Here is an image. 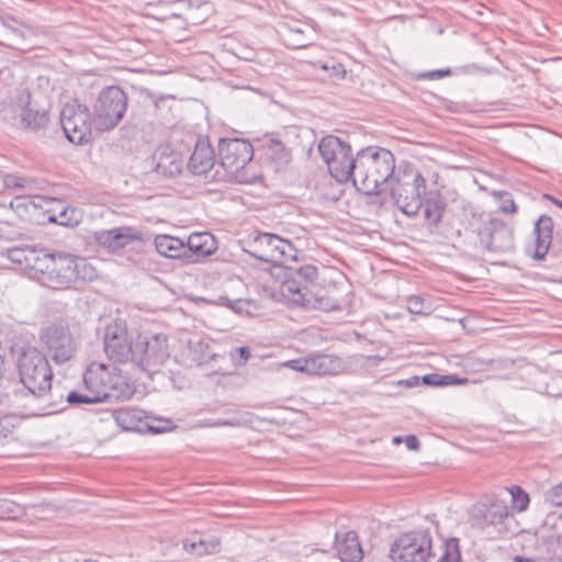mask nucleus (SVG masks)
Instances as JSON below:
<instances>
[{"label":"nucleus","mask_w":562,"mask_h":562,"mask_svg":"<svg viewBox=\"0 0 562 562\" xmlns=\"http://www.w3.org/2000/svg\"><path fill=\"white\" fill-rule=\"evenodd\" d=\"M457 237L459 247L474 258L506 255L515 249L513 227L485 214L472 213Z\"/></svg>","instance_id":"1"},{"label":"nucleus","mask_w":562,"mask_h":562,"mask_svg":"<svg viewBox=\"0 0 562 562\" xmlns=\"http://www.w3.org/2000/svg\"><path fill=\"white\" fill-rule=\"evenodd\" d=\"M395 169L393 154L383 148L368 147L357 153L352 168V182L358 191L379 194L389 184Z\"/></svg>","instance_id":"2"},{"label":"nucleus","mask_w":562,"mask_h":562,"mask_svg":"<svg viewBox=\"0 0 562 562\" xmlns=\"http://www.w3.org/2000/svg\"><path fill=\"white\" fill-rule=\"evenodd\" d=\"M16 366L19 370V380L10 381V389L5 395L18 396L25 390L37 396L46 395L52 389L53 370L47 357L35 347L21 348Z\"/></svg>","instance_id":"3"},{"label":"nucleus","mask_w":562,"mask_h":562,"mask_svg":"<svg viewBox=\"0 0 562 562\" xmlns=\"http://www.w3.org/2000/svg\"><path fill=\"white\" fill-rule=\"evenodd\" d=\"M34 268L42 272L43 283L54 290L68 289L78 280H92L95 269L85 259L65 252L45 254Z\"/></svg>","instance_id":"4"},{"label":"nucleus","mask_w":562,"mask_h":562,"mask_svg":"<svg viewBox=\"0 0 562 562\" xmlns=\"http://www.w3.org/2000/svg\"><path fill=\"white\" fill-rule=\"evenodd\" d=\"M83 384L89 393L100 397V402L127 401L136 387L128 378L110 371L104 363L92 362L83 372Z\"/></svg>","instance_id":"5"},{"label":"nucleus","mask_w":562,"mask_h":562,"mask_svg":"<svg viewBox=\"0 0 562 562\" xmlns=\"http://www.w3.org/2000/svg\"><path fill=\"white\" fill-rule=\"evenodd\" d=\"M390 192L395 205L406 215L415 216L423 206L422 195L426 181L417 169H406L390 181Z\"/></svg>","instance_id":"6"},{"label":"nucleus","mask_w":562,"mask_h":562,"mask_svg":"<svg viewBox=\"0 0 562 562\" xmlns=\"http://www.w3.org/2000/svg\"><path fill=\"white\" fill-rule=\"evenodd\" d=\"M245 251L251 257L272 265H285L296 260L297 249L293 244L269 233H257L248 237Z\"/></svg>","instance_id":"7"},{"label":"nucleus","mask_w":562,"mask_h":562,"mask_svg":"<svg viewBox=\"0 0 562 562\" xmlns=\"http://www.w3.org/2000/svg\"><path fill=\"white\" fill-rule=\"evenodd\" d=\"M127 109V95L117 86L102 89L93 104V125L100 132L111 131L122 121Z\"/></svg>","instance_id":"8"},{"label":"nucleus","mask_w":562,"mask_h":562,"mask_svg":"<svg viewBox=\"0 0 562 562\" xmlns=\"http://www.w3.org/2000/svg\"><path fill=\"white\" fill-rule=\"evenodd\" d=\"M218 155L222 167L239 183H251L255 179L249 176L245 167L254 157L252 145L245 139L228 138L221 139Z\"/></svg>","instance_id":"9"},{"label":"nucleus","mask_w":562,"mask_h":562,"mask_svg":"<svg viewBox=\"0 0 562 562\" xmlns=\"http://www.w3.org/2000/svg\"><path fill=\"white\" fill-rule=\"evenodd\" d=\"M318 151L337 181L346 182L351 178L355 157L348 143L337 136L327 135L319 140Z\"/></svg>","instance_id":"10"},{"label":"nucleus","mask_w":562,"mask_h":562,"mask_svg":"<svg viewBox=\"0 0 562 562\" xmlns=\"http://www.w3.org/2000/svg\"><path fill=\"white\" fill-rule=\"evenodd\" d=\"M40 341L46 353L57 364L69 361L77 352L78 342L69 326L64 323H53L42 328Z\"/></svg>","instance_id":"11"},{"label":"nucleus","mask_w":562,"mask_h":562,"mask_svg":"<svg viewBox=\"0 0 562 562\" xmlns=\"http://www.w3.org/2000/svg\"><path fill=\"white\" fill-rule=\"evenodd\" d=\"M431 536L427 530L402 533L391 546L390 558L393 562H429Z\"/></svg>","instance_id":"12"},{"label":"nucleus","mask_w":562,"mask_h":562,"mask_svg":"<svg viewBox=\"0 0 562 562\" xmlns=\"http://www.w3.org/2000/svg\"><path fill=\"white\" fill-rule=\"evenodd\" d=\"M169 358L168 340L165 335L157 334L150 337L138 336L135 340L132 363L143 371L154 373L158 371Z\"/></svg>","instance_id":"13"},{"label":"nucleus","mask_w":562,"mask_h":562,"mask_svg":"<svg viewBox=\"0 0 562 562\" xmlns=\"http://www.w3.org/2000/svg\"><path fill=\"white\" fill-rule=\"evenodd\" d=\"M60 123L67 139L76 145L88 143L91 138L93 117L89 109L77 101L67 102L60 112Z\"/></svg>","instance_id":"14"},{"label":"nucleus","mask_w":562,"mask_h":562,"mask_svg":"<svg viewBox=\"0 0 562 562\" xmlns=\"http://www.w3.org/2000/svg\"><path fill=\"white\" fill-rule=\"evenodd\" d=\"M104 351L108 358L117 363L132 362L135 340L128 337L126 322L115 319L106 325L103 337Z\"/></svg>","instance_id":"15"},{"label":"nucleus","mask_w":562,"mask_h":562,"mask_svg":"<svg viewBox=\"0 0 562 562\" xmlns=\"http://www.w3.org/2000/svg\"><path fill=\"white\" fill-rule=\"evenodd\" d=\"M95 243L109 251H116L134 241H143V233L133 226H120L94 233Z\"/></svg>","instance_id":"16"},{"label":"nucleus","mask_w":562,"mask_h":562,"mask_svg":"<svg viewBox=\"0 0 562 562\" xmlns=\"http://www.w3.org/2000/svg\"><path fill=\"white\" fill-rule=\"evenodd\" d=\"M509 517V509L502 501H493L488 505H482L474 508L471 515L473 527L485 530L488 527L503 525Z\"/></svg>","instance_id":"17"},{"label":"nucleus","mask_w":562,"mask_h":562,"mask_svg":"<svg viewBox=\"0 0 562 562\" xmlns=\"http://www.w3.org/2000/svg\"><path fill=\"white\" fill-rule=\"evenodd\" d=\"M184 245L187 263H195L217 249L216 239L207 232L191 234Z\"/></svg>","instance_id":"18"},{"label":"nucleus","mask_w":562,"mask_h":562,"mask_svg":"<svg viewBox=\"0 0 562 562\" xmlns=\"http://www.w3.org/2000/svg\"><path fill=\"white\" fill-rule=\"evenodd\" d=\"M215 165L214 149L206 139L199 138L188 161V169L198 176H206Z\"/></svg>","instance_id":"19"},{"label":"nucleus","mask_w":562,"mask_h":562,"mask_svg":"<svg viewBox=\"0 0 562 562\" xmlns=\"http://www.w3.org/2000/svg\"><path fill=\"white\" fill-rule=\"evenodd\" d=\"M532 234L535 236L533 252L531 257L536 260L544 259L548 254L553 234V220L542 214L535 223Z\"/></svg>","instance_id":"20"},{"label":"nucleus","mask_w":562,"mask_h":562,"mask_svg":"<svg viewBox=\"0 0 562 562\" xmlns=\"http://www.w3.org/2000/svg\"><path fill=\"white\" fill-rule=\"evenodd\" d=\"M338 290L331 288L322 293H308L307 297H300L301 305L324 312L341 311L346 304L344 299L337 297Z\"/></svg>","instance_id":"21"},{"label":"nucleus","mask_w":562,"mask_h":562,"mask_svg":"<svg viewBox=\"0 0 562 562\" xmlns=\"http://www.w3.org/2000/svg\"><path fill=\"white\" fill-rule=\"evenodd\" d=\"M336 551L342 562H358L363 557L358 535L355 531L336 536Z\"/></svg>","instance_id":"22"},{"label":"nucleus","mask_w":562,"mask_h":562,"mask_svg":"<svg viewBox=\"0 0 562 562\" xmlns=\"http://www.w3.org/2000/svg\"><path fill=\"white\" fill-rule=\"evenodd\" d=\"M342 370V361L334 355H314L307 357L305 372L308 374H337Z\"/></svg>","instance_id":"23"},{"label":"nucleus","mask_w":562,"mask_h":562,"mask_svg":"<svg viewBox=\"0 0 562 562\" xmlns=\"http://www.w3.org/2000/svg\"><path fill=\"white\" fill-rule=\"evenodd\" d=\"M154 245L159 255L171 259H181L187 263L186 245L180 238L158 235L154 239Z\"/></svg>","instance_id":"24"},{"label":"nucleus","mask_w":562,"mask_h":562,"mask_svg":"<svg viewBox=\"0 0 562 562\" xmlns=\"http://www.w3.org/2000/svg\"><path fill=\"white\" fill-rule=\"evenodd\" d=\"M183 549L187 552L201 557L203 554H211L218 550L220 540L216 537L209 536L203 537L202 535L194 533L183 541Z\"/></svg>","instance_id":"25"},{"label":"nucleus","mask_w":562,"mask_h":562,"mask_svg":"<svg viewBox=\"0 0 562 562\" xmlns=\"http://www.w3.org/2000/svg\"><path fill=\"white\" fill-rule=\"evenodd\" d=\"M459 541L456 538L440 541L438 546L431 543L429 562H461Z\"/></svg>","instance_id":"26"},{"label":"nucleus","mask_w":562,"mask_h":562,"mask_svg":"<svg viewBox=\"0 0 562 562\" xmlns=\"http://www.w3.org/2000/svg\"><path fill=\"white\" fill-rule=\"evenodd\" d=\"M424 217L432 226H437L442 218V214L446 210V201L439 194V192H429L423 203Z\"/></svg>","instance_id":"27"},{"label":"nucleus","mask_w":562,"mask_h":562,"mask_svg":"<svg viewBox=\"0 0 562 562\" xmlns=\"http://www.w3.org/2000/svg\"><path fill=\"white\" fill-rule=\"evenodd\" d=\"M21 121L23 125L31 130H40L49 121L48 112L46 110H36L31 103L22 110Z\"/></svg>","instance_id":"28"},{"label":"nucleus","mask_w":562,"mask_h":562,"mask_svg":"<svg viewBox=\"0 0 562 562\" xmlns=\"http://www.w3.org/2000/svg\"><path fill=\"white\" fill-rule=\"evenodd\" d=\"M60 209L58 212L55 210H48V222L55 223L61 226H75L80 222L77 211L74 207L64 206L58 203Z\"/></svg>","instance_id":"29"},{"label":"nucleus","mask_w":562,"mask_h":562,"mask_svg":"<svg viewBox=\"0 0 562 562\" xmlns=\"http://www.w3.org/2000/svg\"><path fill=\"white\" fill-rule=\"evenodd\" d=\"M140 414V411L133 408H121L113 412V418L122 429L136 430L142 418Z\"/></svg>","instance_id":"30"},{"label":"nucleus","mask_w":562,"mask_h":562,"mask_svg":"<svg viewBox=\"0 0 562 562\" xmlns=\"http://www.w3.org/2000/svg\"><path fill=\"white\" fill-rule=\"evenodd\" d=\"M282 291L283 293L292 295L293 302L297 304H301V301H299L300 297H307L310 293L306 284H303L292 269H290L289 278L282 283Z\"/></svg>","instance_id":"31"},{"label":"nucleus","mask_w":562,"mask_h":562,"mask_svg":"<svg viewBox=\"0 0 562 562\" xmlns=\"http://www.w3.org/2000/svg\"><path fill=\"white\" fill-rule=\"evenodd\" d=\"M182 162L178 154L161 155L157 162V171L164 176L175 177L181 173Z\"/></svg>","instance_id":"32"},{"label":"nucleus","mask_w":562,"mask_h":562,"mask_svg":"<svg viewBox=\"0 0 562 562\" xmlns=\"http://www.w3.org/2000/svg\"><path fill=\"white\" fill-rule=\"evenodd\" d=\"M422 382L429 386L457 385L468 382L467 378H459L456 374L440 375L437 373L426 374L422 378Z\"/></svg>","instance_id":"33"},{"label":"nucleus","mask_w":562,"mask_h":562,"mask_svg":"<svg viewBox=\"0 0 562 562\" xmlns=\"http://www.w3.org/2000/svg\"><path fill=\"white\" fill-rule=\"evenodd\" d=\"M294 274L306 284L308 289L310 285L314 284L318 277V268L314 265H304L297 269H292Z\"/></svg>","instance_id":"34"},{"label":"nucleus","mask_w":562,"mask_h":562,"mask_svg":"<svg viewBox=\"0 0 562 562\" xmlns=\"http://www.w3.org/2000/svg\"><path fill=\"white\" fill-rule=\"evenodd\" d=\"M510 494L512 506L515 510L521 513L528 508L530 502L529 495L520 486H513Z\"/></svg>","instance_id":"35"},{"label":"nucleus","mask_w":562,"mask_h":562,"mask_svg":"<svg viewBox=\"0 0 562 562\" xmlns=\"http://www.w3.org/2000/svg\"><path fill=\"white\" fill-rule=\"evenodd\" d=\"M18 423V418L13 415H4L0 417V445L13 435Z\"/></svg>","instance_id":"36"},{"label":"nucleus","mask_w":562,"mask_h":562,"mask_svg":"<svg viewBox=\"0 0 562 562\" xmlns=\"http://www.w3.org/2000/svg\"><path fill=\"white\" fill-rule=\"evenodd\" d=\"M67 402L72 406H80L82 404L101 403L100 397L94 394H82L77 391H71L67 395Z\"/></svg>","instance_id":"37"},{"label":"nucleus","mask_w":562,"mask_h":562,"mask_svg":"<svg viewBox=\"0 0 562 562\" xmlns=\"http://www.w3.org/2000/svg\"><path fill=\"white\" fill-rule=\"evenodd\" d=\"M544 502L553 507H562V482L544 493Z\"/></svg>","instance_id":"38"},{"label":"nucleus","mask_w":562,"mask_h":562,"mask_svg":"<svg viewBox=\"0 0 562 562\" xmlns=\"http://www.w3.org/2000/svg\"><path fill=\"white\" fill-rule=\"evenodd\" d=\"M321 68L329 71V76L334 79L341 80L346 77V69L340 63L330 59L321 65Z\"/></svg>","instance_id":"39"},{"label":"nucleus","mask_w":562,"mask_h":562,"mask_svg":"<svg viewBox=\"0 0 562 562\" xmlns=\"http://www.w3.org/2000/svg\"><path fill=\"white\" fill-rule=\"evenodd\" d=\"M207 427H222V426H229V427H240L245 425V422L239 417H232L226 419H216V420H207L204 424Z\"/></svg>","instance_id":"40"},{"label":"nucleus","mask_w":562,"mask_h":562,"mask_svg":"<svg viewBox=\"0 0 562 562\" xmlns=\"http://www.w3.org/2000/svg\"><path fill=\"white\" fill-rule=\"evenodd\" d=\"M501 211L506 214H514L517 212V206L512 198V195L507 192L501 195Z\"/></svg>","instance_id":"41"},{"label":"nucleus","mask_w":562,"mask_h":562,"mask_svg":"<svg viewBox=\"0 0 562 562\" xmlns=\"http://www.w3.org/2000/svg\"><path fill=\"white\" fill-rule=\"evenodd\" d=\"M407 308L413 314H423L424 300L420 296H411L407 300Z\"/></svg>","instance_id":"42"},{"label":"nucleus","mask_w":562,"mask_h":562,"mask_svg":"<svg viewBox=\"0 0 562 562\" xmlns=\"http://www.w3.org/2000/svg\"><path fill=\"white\" fill-rule=\"evenodd\" d=\"M450 75H451V70L449 68H447V69H437V70L428 71V72L422 74L419 77L424 78V79L437 80V79H441V78H443L446 76H450Z\"/></svg>","instance_id":"43"},{"label":"nucleus","mask_w":562,"mask_h":562,"mask_svg":"<svg viewBox=\"0 0 562 562\" xmlns=\"http://www.w3.org/2000/svg\"><path fill=\"white\" fill-rule=\"evenodd\" d=\"M306 362H307V357L290 360L285 363V366L295 371L305 372Z\"/></svg>","instance_id":"44"},{"label":"nucleus","mask_w":562,"mask_h":562,"mask_svg":"<svg viewBox=\"0 0 562 562\" xmlns=\"http://www.w3.org/2000/svg\"><path fill=\"white\" fill-rule=\"evenodd\" d=\"M23 181V179L18 178L16 176L13 175H9L4 179V183L8 188H22L24 186Z\"/></svg>","instance_id":"45"},{"label":"nucleus","mask_w":562,"mask_h":562,"mask_svg":"<svg viewBox=\"0 0 562 562\" xmlns=\"http://www.w3.org/2000/svg\"><path fill=\"white\" fill-rule=\"evenodd\" d=\"M236 353L239 356V359L237 360L239 364L246 363L250 357V351L248 347L236 348Z\"/></svg>","instance_id":"46"},{"label":"nucleus","mask_w":562,"mask_h":562,"mask_svg":"<svg viewBox=\"0 0 562 562\" xmlns=\"http://www.w3.org/2000/svg\"><path fill=\"white\" fill-rule=\"evenodd\" d=\"M404 442L409 450H417L419 448V440L415 435L406 436Z\"/></svg>","instance_id":"47"},{"label":"nucleus","mask_w":562,"mask_h":562,"mask_svg":"<svg viewBox=\"0 0 562 562\" xmlns=\"http://www.w3.org/2000/svg\"><path fill=\"white\" fill-rule=\"evenodd\" d=\"M240 303H241L240 300L231 301L227 296H220L217 299V304L223 305V306H227V307H229L232 310H235L236 305H239Z\"/></svg>","instance_id":"48"},{"label":"nucleus","mask_w":562,"mask_h":562,"mask_svg":"<svg viewBox=\"0 0 562 562\" xmlns=\"http://www.w3.org/2000/svg\"><path fill=\"white\" fill-rule=\"evenodd\" d=\"M402 383L408 387H414V386L419 385L420 379H419V376L415 375V376H411L409 379L403 381Z\"/></svg>","instance_id":"49"},{"label":"nucleus","mask_w":562,"mask_h":562,"mask_svg":"<svg viewBox=\"0 0 562 562\" xmlns=\"http://www.w3.org/2000/svg\"><path fill=\"white\" fill-rule=\"evenodd\" d=\"M544 198H547L548 200H550L554 205H557L558 207L562 209V201L552 196V195H549V194H544L543 195Z\"/></svg>","instance_id":"50"},{"label":"nucleus","mask_w":562,"mask_h":562,"mask_svg":"<svg viewBox=\"0 0 562 562\" xmlns=\"http://www.w3.org/2000/svg\"><path fill=\"white\" fill-rule=\"evenodd\" d=\"M190 349L203 351V349H207V345L202 341H199L194 345V347L190 346Z\"/></svg>","instance_id":"51"},{"label":"nucleus","mask_w":562,"mask_h":562,"mask_svg":"<svg viewBox=\"0 0 562 562\" xmlns=\"http://www.w3.org/2000/svg\"><path fill=\"white\" fill-rule=\"evenodd\" d=\"M514 560L516 562H538L536 559L525 558V557H520V555H516Z\"/></svg>","instance_id":"52"},{"label":"nucleus","mask_w":562,"mask_h":562,"mask_svg":"<svg viewBox=\"0 0 562 562\" xmlns=\"http://www.w3.org/2000/svg\"><path fill=\"white\" fill-rule=\"evenodd\" d=\"M274 146H276V147H280V148H281V151H282V158H283L284 160H288V158H289V154L284 150V148L282 147V144H281L280 142H276V143H274Z\"/></svg>","instance_id":"53"},{"label":"nucleus","mask_w":562,"mask_h":562,"mask_svg":"<svg viewBox=\"0 0 562 562\" xmlns=\"http://www.w3.org/2000/svg\"><path fill=\"white\" fill-rule=\"evenodd\" d=\"M148 430L153 434H159V432H162L164 429L160 428V427H156V426H153V425H149L148 426Z\"/></svg>","instance_id":"54"},{"label":"nucleus","mask_w":562,"mask_h":562,"mask_svg":"<svg viewBox=\"0 0 562 562\" xmlns=\"http://www.w3.org/2000/svg\"><path fill=\"white\" fill-rule=\"evenodd\" d=\"M549 562H562V555H553Z\"/></svg>","instance_id":"55"},{"label":"nucleus","mask_w":562,"mask_h":562,"mask_svg":"<svg viewBox=\"0 0 562 562\" xmlns=\"http://www.w3.org/2000/svg\"><path fill=\"white\" fill-rule=\"evenodd\" d=\"M199 364H201L204 361V357L194 359Z\"/></svg>","instance_id":"56"},{"label":"nucleus","mask_w":562,"mask_h":562,"mask_svg":"<svg viewBox=\"0 0 562 562\" xmlns=\"http://www.w3.org/2000/svg\"><path fill=\"white\" fill-rule=\"evenodd\" d=\"M401 440H402V438H401V437H395V438L393 439V441H394L395 443L401 442Z\"/></svg>","instance_id":"57"},{"label":"nucleus","mask_w":562,"mask_h":562,"mask_svg":"<svg viewBox=\"0 0 562 562\" xmlns=\"http://www.w3.org/2000/svg\"><path fill=\"white\" fill-rule=\"evenodd\" d=\"M85 562H97V561H94V560H86Z\"/></svg>","instance_id":"58"}]
</instances>
